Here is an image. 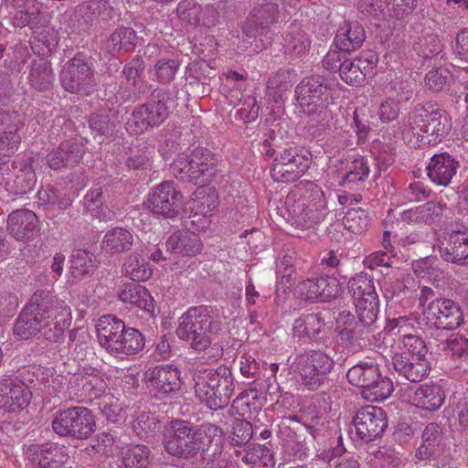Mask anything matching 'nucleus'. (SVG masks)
I'll return each mask as SVG.
<instances>
[{"mask_svg":"<svg viewBox=\"0 0 468 468\" xmlns=\"http://www.w3.org/2000/svg\"><path fill=\"white\" fill-rule=\"evenodd\" d=\"M224 432L212 423L198 428L183 420H175L165 427L163 434L165 451L171 456L192 460L199 452H209L214 461L222 452Z\"/></svg>","mask_w":468,"mask_h":468,"instance_id":"obj_1","label":"nucleus"},{"mask_svg":"<svg viewBox=\"0 0 468 468\" xmlns=\"http://www.w3.org/2000/svg\"><path fill=\"white\" fill-rule=\"evenodd\" d=\"M451 130L448 114L432 105L417 106L399 124L401 139L412 147L435 144Z\"/></svg>","mask_w":468,"mask_h":468,"instance_id":"obj_2","label":"nucleus"},{"mask_svg":"<svg viewBox=\"0 0 468 468\" xmlns=\"http://www.w3.org/2000/svg\"><path fill=\"white\" fill-rule=\"evenodd\" d=\"M288 375L303 389L317 390L327 379L335 360L320 349H302L291 354L285 363Z\"/></svg>","mask_w":468,"mask_h":468,"instance_id":"obj_3","label":"nucleus"},{"mask_svg":"<svg viewBox=\"0 0 468 468\" xmlns=\"http://www.w3.org/2000/svg\"><path fill=\"white\" fill-rule=\"evenodd\" d=\"M47 294L33 293L29 303L23 308L19 316L17 317L15 326L14 334L20 338L27 339L32 335L40 333L46 339L56 342L58 334L65 326L66 319H68L67 311H60L58 321H56L54 329L48 328V324L46 315L47 304L50 302V298H45Z\"/></svg>","mask_w":468,"mask_h":468,"instance_id":"obj_4","label":"nucleus"},{"mask_svg":"<svg viewBox=\"0 0 468 468\" xmlns=\"http://www.w3.org/2000/svg\"><path fill=\"white\" fill-rule=\"evenodd\" d=\"M222 330V322L212 314L211 308L199 305L187 309L179 318L176 335L189 342L197 351H204L211 345V336Z\"/></svg>","mask_w":468,"mask_h":468,"instance_id":"obj_5","label":"nucleus"},{"mask_svg":"<svg viewBox=\"0 0 468 468\" xmlns=\"http://www.w3.org/2000/svg\"><path fill=\"white\" fill-rule=\"evenodd\" d=\"M100 345L114 356L133 355L144 346V337L136 329L126 327L125 324L112 314L101 316L96 324Z\"/></svg>","mask_w":468,"mask_h":468,"instance_id":"obj_6","label":"nucleus"},{"mask_svg":"<svg viewBox=\"0 0 468 468\" xmlns=\"http://www.w3.org/2000/svg\"><path fill=\"white\" fill-rule=\"evenodd\" d=\"M194 380L197 397L210 410L228 405L234 393V377L227 367L198 372Z\"/></svg>","mask_w":468,"mask_h":468,"instance_id":"obj_7","label":"nucleus"},{"mask_svg":"<svg viewBox=\"0 0 468 468\" xmlns=\"http://www.w3.org/2000/svg\"><path fill=\"white\" fill-rule=\"evenodd\" d=\"M288 221L298 229H311L324 220L326 203L322 189L313 183L308 184L305 193L298 199L294 195L286 197Z\"/></svg>","mask_w":468,"mask_h":468,"instance_id":"obj_8","label":"nucleus"},{"mask_svg":"<svg viewBox=\"0 0 468 468\" xmlns=\"http://www.w3.org/2000/svg\"><path fill=\"white\" fill-rule=\"evenodd\" d=\"M348 382L362 388L363 397L370 401L384 400L393 391V383L386 376H382L379 365L373 358H366L353 367L347 373Z\"/></svg>","mask_w":468,"mask_h":468,"instance_id":"obj_9","label":"nucleus"},{"mask_svg":"<svg viewBox=\"0 0 468 468\" xmlns=\"http://www.w3.org/2000/svg\"><path fill=\"white\" fill-rule=\"evenodd\" d=\"M295 98L303 113L321 116L324 122L333 120V112L329 110V105L334 102L332 90L320 77L304 78L295 89Z\"/></svg>","mask_w":468,"mask_h":468,"instance_id":"obj_10","label":"nucleus"},{"mask_svg":"<svg viewBox=\"0 0 468 468\" xmlns=\"http://www.w3.org/2000/svg\"><path fill=\"white\" fill-rule=\"evenodd\" d=\"M218 160L207 148H197L189 155H180L171 165L176 177L195 185H206L217 174Z\"/></svg>","mask_w":468,"mask_h":468,"instance_id":"obj_11","label":"nucleus"},{"mask_svg":"<svg viewBox=\"0 0 468 468\" xmlns=\"http://www.w3.org/2000/svg\"><path fill=\"white\" fill-rule=\"evenodd\" d=\"M59 80L65 90L89 95L96 87L92 58L81 52L76 54L63 65Z\"/></svg>","mask_w":468,"mask_h":468,"instance_id":"obj_12","label":"nucleus"},{"mask_svg":"<svg viewBox=\"0 0 468 468\" xmlns=\"http://www.w3.org/2000/svg\"><path fill=\"white\" fill-rule=\"evenodd\" d=\"M52 429L60 437L87 440L95 431L96 422L90 410L82 406L58 410L52 420Z\"/></svg>","mask_w":468,"mask_h":468,"instance_id":"obj_13","label":"nucleus"},{"mask_svg":"<svg viewBox=\"0 0 468 468\" xmlns=\"http://www.w3.org/2000/svg\"><path fill=\"white\" fill-rule=\"evenodd\" d=\"M37 184V176L31 158L17 157L0 162V185L13 196L31 192Z\"/></svg>","mask_w":468,"mask_h":468,"instance_id":"obj_14","label":"nucleus"},{"mask_svg":"<svg viewBox=\"0 0 468 468\" xmlns=\"http://www.w3.org/2000/svg\"><path fill=\"white\" fill-rule=\"evenodd\" d=\"M167 94L154 91L150 101L133 109L125 125L128 133L141 134L148 128L160 125L168 116Z\"/></svg>","mask_w":468,"mask_h":468,"instance_id":"obj_15","label":"nucleus"},{"mask_svg":"<svg viewBox=\"0 0 468 468\" xmlns=\"http://www.w3.org/2000/svg\"><path fill=\"white\" fill-rule=\"evenodd\" d=\"M311 163L309 154L301 149L292 146L284 148L273 160L271 176L278 182H294L306 173Z\"/></svg>","mask_w":468,"mask_h":468,"instance_id":"obj_16","label":"nucleus"},{"mask_svg":"<svg viewBox=\"0 0 468 468\" xmlns=\"http://www.w3.org/2000/svg\"><path fill=\"white\" fill-rule=\"evenodd\" d=\"M183 195L173 181H165L148 194L144 205L153 214L173 218L179 214Z\"/></svg>","mask_w":468,"mask_h":468,"instance_id":"obj_17","label":"nucleus"},{"mask_svg":"<svg viewBox=\"0 0 468 468\" xmlns=\"http://www.w3.org/2000/svg\"><path fill=\"white\" fill-rule=\"evenodd\" d=\"M145 386L156 399L173 397L181 391L182 379L179 370L171 366H158L144 373Z\"/></svg>","mask_w":468,"mask_h":468,"instance_id":"obj_18","label":"nucleus"},{"mask_svg":"<svg viewBox=\"0 0 468 468\" xmlns=\"http://www.w3.org/2000/svg\"><path fill=\"white\" fill-rule=\"evenodd\" d=\"M427 322L438 329L453 330L463 323V314L458 303L448 298H435L423 309Z\"/></svg>","mask_w":468,"mask_h":468,"instance_id":"obj_19","label":"nucleus"},{"mask_svg":"<svg viewBox=\"0 0 468 468\" xmlns=\"http://www.w3.org/2000/svg\"><path fill=\"white\" fill-rule=\"evenodd\" d=\"M301 298L311 303H326L339 296L342 284L335 276H314L307 278L297 285Z\"/></svg>","mask_w":468,"mask_h":468,"instance_id":"obj_20","label":"nucleus"},{"mask_svg":"<svg viewBox=\"0 0 468 468\" xmlns=\"http://www.w3.org/2000/svg\"><path fill=\"white\" fill-rule=\"evenodd\" d=\"M353 426L357 439L369 442L379 437L387 428L386 413L377 406L364 407L353 418Z\"/></svg>","mask_w":468,"mask_h":468,"instance_id":"obj_21","label":"nucleus"},{"mask_svg":"<svg viewBox=\"0 0 468 468\" xmlns=\"http://www.w3.org/2000/svg\"><path fill=\"white\" fill-rule=\"evenodd\" d=\"M287 12L284 0H258L243 26V33L249 37H256L257 27L264 29L277 23L281 16Z\"/></svg>","mask_w":468,"mask_h":468,"instance_id":"obj_22","label":"nucleus"},{"mask_svg":"<svg viewBox=\"0 0 468 468\" xmlns=\"http://www.w3.org/2000/svg\"><path fill=\"white\" fill-rule=\"evenodd\" d=\"M27 455L30 462L39 468H60L69 460L66 446L50 442L29 446Z\"/></svg>","mask_w":468,"mask_h":468,"instance_id":"obj_23","label":"nucleus"},{"mask_svg":"<svg viewBox=\"0 0 468 468\" xmlns=\"http://www.w3.org/2000/svg\"><path fill=\"white\" fill-rule=\"evenodd\" d=\"M441 256L449 262L468 263V229H452L444 234L438 245Z\"/></svg>","mask_w":468,"mask_h":468,"instance_id":"obj_24","label":"nucleus"},{"mask_svg":"<svg viewBox=\"0 0 468 468\" xmlns=\"http://www.w3.org/2000/svg\"><path fill=\"white\" fill-rule=\"evenodd\" d=\"M176 15L182 22L195 27H209L218 22V12L214 6H202L195 0L180 1L176 6Z\"/></svg>","mask_w":468,"mask_h":468,"instance_id":"obj_25","label":"nucleus"},{"mask_svg":"<svg viewBox=\"0 0 468 468\" xmlns=\"http://www.w3.org/2000/svg\"><path fill=\"white\" fill-rule=\"evenodd\" d=\"M459 168L460 162L454 156L443 152L431 157L426 170L429 179L434 185L448 186Z\"/></svg>","mask_w":468,"mask_h":468,"instance_id":"obj_26","label":"nucleus"},{"mask_svg":"<svg viewBox=\"0 0 468 468\" xmlns=\"http://www.w3.org/2000/svg\"><path fill=\"white\" fill-rule=\"evenodd\" d=\"M30 392L21 381L14 378L0 379V407L16 411L26 408L30 401Z\"/></svg>","mask_w":468,"mask_h":468,"instance_id":"obj_27","label":"nucleus"},{"mask_svg":"<svg viewBox=\"0 0 468 468\" xmlns=\"http://www.w3.org/2000/svg\"><path fill=\"white\" fill-rule=\"evenodd\" d=\"M7 230L16 239L28 241L38 232L39 220L33 211L17 209L8 216Z\"/></svg>","mask_w":468,"mask_h":468,"instance_id":"obj_28","label":"nucleus"},{"mask_svg":"<svg viewBox=\"0 0 468 468\" xmlns=\"http://www.w3.org/2000/svg\"><path fill=\"white\" fill-rule=\"evenodd\" d=\"M84 154L81 143L65 141L47 156V163L51 169L58 170L63 167L78 165Z\"/></svg>","mask_w":468,"mask_h":468,"instance_id":"obj_29","label":"nucleus"},{"mask_svg":"<svg viewBox=\"0 0 468 468\" xmlns=\"http://www.w3.org/2000/svg\"><path fill=\"white\" fill-rule=\"evenodd\" d=\"M70 384L77 398L90 400L102 396L108 386L103 376L95 373L74 376Z\"/></svg>","mask_w":468,"mask_h":468,"instance_id":"obj_30","label":"nucleus"},{"mask_svg":"<svg viewBox=\"0 0 468 468\" xmlns=\"http://www.w3.org/2000/svg\"><path fill=\"white\" fill-rule=\"evenodd\" d=\"M396 372L411 382H420L429 375L430 364L426 357L394 356Z\"/></svg>","mask_w":468,"mask_h":468,"instance_id":"obj_31","label":"nucleus"},{"mask_svg":"<svg viewBox=\"0 0 468 468\" xmlns=\"http://www.w3.org/2000/svg\"><path fill=\"white\" fill-rule=\"evenodd\" d=\"M166 250L172 253L192 257L202 250V242L197 234L185 230L176 231L165 242Z\"/></svg>","mask_w":468,"mask_h":468,"instance_id":"obj_32","label":"nucleus"},{"mask_svg":"<svg viewBox=\"0 0 468 468\" xmlns=\"http://www.w3.org/2000/svg\"><path fill=\"white\" fill-rule=\"evenodd\" d=\"M445 400V394L439 384L427 383L420 385L412 397V404L428 411L439 410Z\"/></svg>","mask_w":468,"mask_h":468,"instance_id":"obj_33","label":"nucleus"},{"mask_svg":"<svg viewBox=\"0 0 468 468\" xmlns=\"http://www.w3.org/2000/svg\"><path fill=\"white\" fill-rule=\"evenodd\" d=\"M365 38L366 34L362 26L346 22L337 30L335 45L343 52H351L358 48Z\"/></svg>","mask_w":468,"mask_h":468,"instance_id":"obj_34","label":"nucleus"},{"mask_svg":"<svg viewBox=\"0 0 468 468\" xmlns=\"http://www.w3.org/2000/svg\"><path fill=\"white\" fill-rule=\"evenodd\" d=\"M234 454L250 468H273V452L265 445L251 444L243 451L236 450Z\"/></svg>","mask_w":468,"mask_h":468,"instance_id":"obj_35","label":"nucleus"},{"mask_svg":"<svg viewBox=\"0 0 468 468\" xmlns=\"http://www.w3.org/2000/svg\"><path fill=\"white\" fill-rule=\"evenodd\" d=\"M119 299L123 303L135 305L146 313H154V298L141 284L134 282L124 284L119 292Z\"/></svg>","mask_w":468,"mask_h":468,"instance_id":"obj_36","label":"nucleus"},{"mask_svg":"<svg viewBox=\"0 0 468 468\" xmlns=\"http://www.w3.org/2000/svg\"><path fill=\"white\" fill-rule=\"evenodd\" d=\"M133 243V234L124 228L109 229L102 239L101 250L109 255L120 254L130 250Z\"/></svg>","mask_w":468,"mask_h":468,"instance_id":"obj_37","label":"nucleus"},{"mask_svg":"<svg viewBox=\"0 0 468 468\" xmlns=\"http://www.w3.org/2000/svg\"><path fill=\"white\" fill-rule=\"evenodd\" d=\"M137 36L131 27H120L116 28L104 42V49L112 56L121 51H132L136 46Z\"/></svg>","mask_w":468,"mask_h":468,"instance_id":"obj_38","label":"nucleus"},{"mask_svg":"<svg viewBox=\"0 0 468 468\" xmlns=\"http://www.w3.org/2000/svg\"><path fill=\"white\" fill-rule=\"evenodd\" d=\"M34 293H42L47 294L46 298H50L48 302H50L48 304H47V314L46 315L48 316L47 318V322L48 324V328L53 330L55 326L56 321H58L57 317H59L58 314H60V311H67L68 313V319H66L65 326L60 330V334H58L56 337V342L59 341L60 338L63 336L64 332L66 329H68L70 326L71 324V309L70 307L63 301L58 299L57 296H55L50 291L48 290H37Z\"/></svg>","mask_w":468,"mask_h":468,"instance_id":"obj_39","label":"nucleus"},{"mask_svg":"<svg viewBox=\"0 0 468 468\" xmlns=\"http://www.w3.org/2000/svg\"><path fill=\"white\" fill-rule=\"evenodd\" d=\"M324 325L320 314H303L294 321L293 335L299 338L316 339Z\"/></svg>","mask_w":468,"mask_h":468,"instance_id":"obj_40","label":"nucleus"},{"mask_svg":"<svg viewBox=\"0 0 468 468\" xmlns=\"http://www.w3.org/2000/svg\"><path fill=\"white\" fill-rule=\"evenodd\" d=\"M28 80L35 89L38 90H48L54 81L51 64L44 58L34 60L30 66Z\"/></svg>","mask_w":468,"mask_h":468,"instance_id":"obj_41","label":"nucleus"},{"mask_svg":"<svg viewBox=\"0 0 468 468\" xmlns=\"http://www.w3.org/2000/svg\"><path fill=\"white\" fill-rule=\"evenodd\" d=\"M354 304L359 322L366 327H373L377 322L378 314V295L355 300Z\"/></svg>","mask_w":468,"mask_h":468,"instance_id":"obj_42","label":"nucleus"},{"mask_svg":"<svg viewBox=\"0 0 468 468\" xmlns=\"http://www.w3.org/2000/svg\"><path fill=\"white\" fill-rule=\"evenodd\" d=\"M123 271L133 281H146L152 275L148 262L141 258L137 251L128 257L123 265Z\"/></svg>","mask_w":468,"mask_h":468,"instance_id":"obj_43","label":"nucleus"},{"mask_svg":"<svg viewBox=\"0 0 468 468\" xmlns=\"http://www.w3.org/2000/svg\"><path fill=\"white\" fill-rule=\"evenodd\" d=\"M348 290L352 293L354 301L378 295L373 280L362 272L349 280Z\"/></svg>","mask_w":468,"mask_h":468,"instance_id":"obj_44","label":"nucleus"},{"mask_svg":"<svg viewBox=\"0 0 468 468\" xmlns=\"http://www.w3.org/2000/svg\"><path fill=\"white\" fill-rule=\"evenodd\" d=\"M79 11L87 21H93L99 18L107 20L111 17L112 8L105 0H90L81 4Z\"/></svg>","mask_w":468,"mask_h":468,"instance_id":"obj_45","label":"nucleus"},{"mask_svg":"<svg viewBox=\"0 0 468 468\" xmlns=\"http://www.w3.org/2000/svg\"><path fill=\"white\" fill-rule=\"evenodd\" d=\"M159 420L147 411H138L133 420V431L142 439L152 437L157 431Z\"/></svg>","mask_w":468,"mask_h":468,"instance_id":"obj_46","label":"nucleus"},{"mask_svg":"<svg viewBox=\"0 0 468 468\" xmlns=\"http://www.w3.org/2000/svg\"><path fill=\"white\" fill-rule=\"evenodd\" d=\"M150 451L145 445L129 446L122 452V463L125 468H146Z\"/></svg>","mask_w":468,"mask_h":468,"instance_id":"obj_47","label":"nucleus"},{"mask_svg":"<svg viewBox=\"0 0 468 468\" xmlns=\"http://www.w3.org/2000/svg\"><path fill=\"white\" fill-rule=\"evenodd\" d=\"M386 16L396 22L402 21L410 16L416 7V0H385Z\"/></svg>","mask_w":468,"mask_h":468,"instance_id":"obj_48","label":"nucleus"},{"mask_svg":"<svg viewBox=\"0 0 468 468\" xmlns=\"http://www.w3.org/2000/svg\"><path fill=\"white\" fill-rule=\"evenodd\" d=\"M368 224V213L361 207L349 209L343 218L344 227L355 234L363 233L367 229Z\"/></svg>","mask_w":468,"mask_h":468,"instance_id":"obj_49","label":"nucleus"},{"mask_svg":"<svg viewBox=\"0 0 468 468\" xmlns=\"http://www.w3.org/2000/svg\"><path fill=\"white\" fill-rule=\"evenodd\" d=\"M368 174L369 165L367 161L364 157L356 158L347 165V170L342 177L341 185L347 186L365 181Z\"/></svg>","mask_w":468,"mask_h":468,"instance_id":"obj_50","label":"nucleus"},{"mask_svg":"<svg viewBox=\"0 0 468 468\" xmlns=\"http://www.w3.org/2000/svg\"><path fill=\"white\" fill-rule=\"evenodd\" d=\"M84 205L89 211L100 219L108 220L112 219L114 216V213L112 211L109 210L108 213H106L103 211V207H101L102 189L101 186L93 187L86 194L84 197Z\"/></svg>","mask_w":468,"mask_h":468,"instance_id":"obj_51","label":"nucleus"},{"mask_svg":"<svg viewBox=\"0 0 468 468\" xmlns=\"http://www.w3.org/2000/svg\"><path fill=\"white\" fill-rule=\"evenodd\" d=\"M38 203L42 206H58L59 209H66L71 205V198L64 194L61 196L51 186L41 187L37 191Z\"/></svg>","mask_w":468,"mask_h":468,"instance_id":"obj_52","label":"nucleus"},{"mask_svg":"<svg viewBox=\"0 0 468 468\" xmlns=\"http://www.w3.org/2000/svg\"><path fill=\"white\" fill-rule=\"evenodd\" d=\"M70 270L74 277H81L93 270L92 254L83 250H76L71 255Z\"/></svg>","mask_w":468,"mask_h":468,"instance_id":"obj_53","label":"nucleus"},{"mask_svg":"<svg viewBox=\"0 0 468 468\" xmlns=\"http://www.w3.org/2000/svg\"><path fill=\"white\" fill-rule=\"evenodd\" d=\"M441 435V428L435 422L429 423L423 431V444L418 449L417 456L425 459L431 454V447L435 445Z\"/></svg>","mask_w":468,"mask_h":468,"instance_id":"obj_54","label":"nucleus"},{"mask_svg":"<svg viewBox=\"0 0 468 468\" xmlns=\"http://www.w3.org/2000/svg\"><path fill=\"white\" fill-rule=\"evenodd\" d=\"M443 349L453 358L468 362V338L463 335H452L445 341Z\"/></svg>","mask_w":468,"mask_h":468,"instance_id":"obj_55","label":"nucleus"},{"mask_svg":"<svg viewBox=\"0 0 468 468\" xmlns=\"http://www.w3.org/2000/svg\"><path fill=\"white\" fill-rule=\"evenodd\" d=\"M402 352L395 356L426 357L427 346L424 341L417 335H405L400 340Z\"/></svg>","mask_w":468,"mask_h":468,"instance_id":"obj_56","label":"nucleus"},{"mask_svg":"<svg viewBox=\"0 0 468 468\" xmlns=\"http://www.w3.org/2000/svg\"><path fill=\"white\" fill-rule=\"evenodd\" d=\"M218 207V197L214 193H209L193 200L191 209L194 211L193 218L203 216L207 224V217L211 215L213 210Z\"/></svg>","mask_w":468,"mask_h":468,"instance_id":"obj_57","label":"nucleus"},{"mask_svg":"<svg viewBox=\"0 0 468 468\" xmlns=\"http://www.w3.org/2000/svg\"><path fill=\"white\" fill-rule=\"evenodd\" d=\"M253 428L246 420H235L232 424L231 442L235 446L246 445L252 438Z\"/></svg>","mask_w":468,"mask_h":468,"instance_id":"obj_58","label":"nucleus"},{"mask_svg":"<svg viewBox=\"0 0 468 468\" xmlns=\"http://www.w3.org/2000/svg\"><path fill=\"white\" fill-rule=\"evenodd\" d=\"M445 204L441 202H427L418 206L419 224L431 225L439 219L444 209Z\"/></svg>","mask_w":468,"mask_h":468,"instance_id":"obj_59","label":"nucleus"},{"mask_svg":"<svg viewBox=\"0 0 468 468\" xmlns=\"http://www.w3.org/2000/svg\"><path fill=\"white\" fill-rule=\"evenodd\" d=\"M418 45L420 50L426 58L439 54L442 48V44L438 35L429 30L422 32V35L419 37Z\"/></svg>","mask_w":468,"mask_h":468,"instance_id":"obj_60","label":"nucleus"},{"mask_svg":"<svg viewBox=\"0 0 468 468\" xmlns=\"http://www.w3.org/2000/svg\"><path fill=\"white\" fill-rule=\"evenodd\" d=\"M376 468H399L402 460L398 452L390 447H381L376 453Z\"/></svg>","mask_w":468,"mask_h":468,"instance_id":"obj_61","label":"nucleus"},{"mask_svg":"<svg viewBox=\"0 0 468 468\" xmlns=\"http://www.w3.org/2000/svg\"><path fill=\"white\" fill-rule=\"evenodd\" d=\"M353 60L359 66L364 78L371 77L375 74L378 55L373 50H365Z\"/></svg>","mask_w":468,"mask_h":468,"instance_id":"obj_62","label":"nucleus"},{"mask_svg":"<svg viewBox=\"0 0 468 468\" xmlns=\"http://www.w3.org/2000/svg\"><path fill=\"white\" fill-rule=\"evenodd\" d=\"M341 79L349 85H359L365 78L353 59H345L340 70Z\"/></svg>","mask_w":468,"mask_h":468,"instance_id":"obj_63","label":"nucleus"},{"mask_svg":"<svg viewBox=\"0 0 468 468\" xmlns=\"http://www.w3.org/2000/svg\"><path fill=\"white\" fill-rule=\"evenodd\" d=\"M113 115L110 113L94 114L90 119V129L100 135H105L113 131L115 124Z\"/></svg>","mask_w":468,"mask_h":468,"instance_id":"obj_64","label":"nucleus"}]
</instances>
